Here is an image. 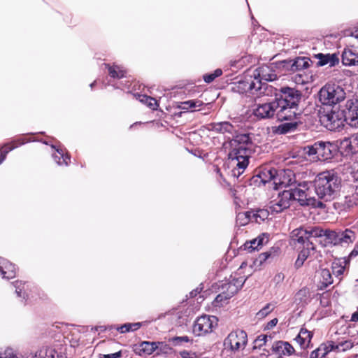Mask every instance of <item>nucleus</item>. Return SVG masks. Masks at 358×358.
Masks as SVG:
<instances>
[{"label":"nucleus","instance_id":"obj_1","mask_svg":"<svg viewBox=\"0 0 358 358\" xmlns=\"http://www.w3.org/2000/svg\"><path fill=\"white\" fill-rule=\"evenodd\" d=\"M229 157L235 164L231 170V176L238 178L249 164L252 152V142L248 134L236 135L230 141Z\"/></svg>","mask_w":358,"mask_h":358},{"label":"nucleus","instance_id":"obj_2","mask_svg":"<svg viewBox=\"0 0 358 358\" xmlns=\"http://www.w3.org/2000/svg\"><path fill=\"white\" fill-rule=\"evenodd\" d=\"M295 178L294 174L289 171L283 173V179L279 180V186L280 187H290L286 189L291 194L292 201H297L301 206H323L321 201H317L313 192V183L311 182L304 181L294 185Z\"/></svg>","mask_w":358,"mask_h":358},{"label":"nucleus","instance_id":"obj_3","mask_svg":"<svg viewBox=\"0 0 358 358\" xmlns=\"http://www.w3.org/2000/svg\"><path fill=\"white\" fill-rule=\"evenodd\" d=\"M277 75L273 69L268 65H264L255 70L253 73L254 79L247 83L248 91L257 97L262 96H271L275 89L268 85L266 82L273 81L277 79Z\"/></svg>","mask_w":358,"mask_h":358},{"label":"nucleus","instance_id":"obj_4","mask_svg":"<svg viewBox=\"0 0 358 358\" xmlns=\"http://www.w3.org/2000/svg\"><path fill=\"white\" fill-rule=\"evenodd\" d=\"M341 179L331 171L319 173L313 184V188L318 199L325 201L334 199L340 189Z\"/></svg>","mask_w":358,"mask_h":358},{"label":"nucleus","instance_id":"obj_5","mask_svg":"<svg viewBox=\"0 0 358 358\" xmlns=\"http://www.w3.org/2000/svg\"><path fill=\"white\" fill-rule=\"evenodd\" d=\"M346 108L349 110L347 124L351 127L358 128V101L348 100L346 103ZM341 145L348 153L357 152L358 151V133L343 139Z\"/></svg>","mask_w":358,"mask_h":358},{"label":"nucleus","instance_id":"obj_6","mask_svg":"<svg viewBox=\"0 0 358 358\" xmlns=\"http://www.w3.org/2000/svg\"><path fill=\"white\" fill-rule=\"evenodd\" d=\"M345 92L342 87L335 83H327L319 92V100L322 104L334 106L343 101Z\"/></svg>","mask_w":358,"mask_h":358},{"label":"nucleus","instance_id":"obj_7","mask_svg":"<svg viewBox=\"0 0 358 358\" xmlns=\"http://www.w3.org/2000/svg\"><path fill=\"white\" fill-rule=\"evenodd\" d=\"M344 113L343 110L333 107L330 110H324L320 113V120L322 124L329 130H336L343 126V122L347 123V116L349 115V110Z\"/></svg>","mask_w":358,"mask_h":358},{"label":"nucleus","instance_id":"obj_8","mask_svg":"<svg viewBox=\"0 0 358 358\" xmlns=\"http://www.w3.org/2000/svg\"><path fill=\"white\" fill-rule=\"evenodd\" d=\"M334 145L329 142L317 141L313 145L305 146L303 152L312 161H326L333 157Z\"/></svg>","mask_w":358,"mask_h":358},{"label":"nucleus","instance_id":"obj_9","mask_svg":"<svg viewBox=\"0 0 358 358\" xmlns=\"http://www.w3.org/2000/svg\"><path fill=\"white\" fill-rule=\"evenodd\" d=\"M245 279L244 277L231 275L229 280L222 282L219 287L221 293L216 297L217 301H222L232 297L243 285Z\"/></svg>","mask_w":358,"mask_h":358},{"label":"nucleus","instance_id":"obj_10","mask_svg":"<svg viewBox=\"0 0 358 358\" xmlns=\"http://www.w3.org/2000/svg\"><path fill=\"white\" fill-rule=\"evenodd\" d=\"M248 343V335L245 331L237 329L231 331L224 341V345L226 348L230 349L232 352H238L245 348Z\"/></svg>","mask_w":358,"mask_h":358},{"label":"nucleus","instance_id":"obj_11","mask_svg":"<svg viewBox=\"0 0 358 358\" xmlns=\"http://www.w3.org/2000/svg\"><path fill=\"white\" fill-rule=\"evenodd\" d=\"M217 318L213 315H202L196 319L193 326V333L198 336L211 333L217 326Z\"/></svg>","mask_w":358,"mask_h":358},{"label":"nucleus","instance_id":"obj_12","mask_svg":"<svg viewBox=\"0 0 358 358\" xmlns=\"http://www.w3.org/2000/svg\"><path fill=\"white\" fill-rule=\"evenodd\" d=\"M280 97L275 98L277 102L290 106L299 107L302 99V93L294 87H282L280 90Z\"/></svg>","mask_w":358,"mask_h":358},{"label":"nucleus","instance_id":"obj_13","mask_svg":"<svg viewBox=\"0 0 358 358\" xmlns=\"http://www.w3.org/2000/svg\"><path fill=\"white\" fill-rule=\"evenodd\" d=\"M277 110L278 103L275 99L272 101L255 104L252 114L258 120L269 119L273 117L275 115H276Z\"/></svg>","mask_w":358,"mask_h":358},{"label":"nucleus","instance_id":"obj_14","mask_svg":"<svg viewBox=\"0 0 358 358\" xmlns=\"http://www.w3.org/2000/svg\"><path fill=\"white\" fill-rule=\"evenodd\" d=\"M291 201V194L285 189L270 201L268 208L272 213H279L288 208Z\"/></svg>","mask_w":358,"mask_h":358},{"label":"nucleus","instance_id":"obj_15","mask_svg":"<svg viewBox=\"0 0 358 358\" xmlns=\"http://www.w3.org/2000/svg\"><path fill=\"white\" fill-rule=\"evenodd\" d=\"M278 103V110H276V117L280 121L294 120L299 119L301 115V110L299 107L287 106Z\"/></svg>","mask_w":358,"mask_h":358},{"label":"nucleus","instance_id":"obj_16","mask_svg":"<svg viewBox=\"0 0 358 358\" xmlns=\"http://www.w3.org/2000/svg\"><path fill=\"white\" fill-rule=\"evenodd\" d=\"M268 217V211L264 209H259L255 211H248L245 213H240L237 215V220L244 217L247 222H255L261 223L266 220Z\"/></svg>","mask_w":358,"mask_h":358},{"label":"nucleus","instance_id":"obj_17","mask_svg":"<svg viewBox=\"0 0 358 358\" xmlns=\"http://www.w3.org/2000/svg\"><path fill=\"white\" fill-rule=\"evenodd\" d=\"M358 234V222L350 228L339 230L338 245H345L352 243Z\"/></svg>","mask_w":358,"mask_h":358},{"label":"nucleus","instance_id":"obj_18","mask_svg":"<svg viewBox=\"0 0 358 358\" xmlns=\"http://www.w3.org/2000/svg\"><path fill=\"white\" fill-rule=\"evenodd\" d=\"M256 177L259 178L260 179V182H262L263 184H266V182L273 180V183L275 185H279L280 179H283V176H280L278 178V176H277V171L275 169L268 166L262 168L259 171Z\"/></svg>","mask_w":358,"mask_h":358},{"label":"nucleus","instance_id":"obj_19","mask_svg":"<svg viewBox=\"0 0 358 358\" xmlns=\"http://www.w3.org/2000/svg\"><path fill=\"white\" fill-rule=\"evenodd\" d=\"M342 61L345 66L358 64V47L350 46L345 48L342 54Z\"/></svg>","mask_w":358,"mask_h":358},{"label":"nucleus","instance_id":"obj_20","mask_svg":"<svg viewBox=\"0 0 358 358\" xmlns=\"http://www.w3.org/2000/svg\"><path fill=\"white\" fill-rule=\"evenodd\" d=\"M315 246L312 242L308 241L306 245H303V249L299 252L298 258L296 260L295 266L301 267L308 257L313 255L315 252Z\"/></svg>","mask_w":358,"mask_h":358},{"label":"nucleus","instance_id":"obj_21","mask_svg":"<svg viewBox=\"0 0 358 358\" xmlns=\"http://www.w3.org/2000/svg\"><path fill=\"white\" fill-rule=\"evenodd\" d=\"M0 273L3 278H13L16 274L15 266L0 257Z\"/></svg>","mask_w":358,"mask_h":358},{"label":"nucleus","instance_id":"obj_22","mask_svg":"<svg viewBox=\"0 0 358 358\" xmlns=\"http://www.w3.org/2000/svg\"><path fill=\"white\" fill-rule=\"evenodd\" d=\"M315 57L318 59L317 65L320 66L328 64L331 67L336 66L339 62V59L336 54L319 53L315 55Z\"/></svg>","mask_w":358,"mask_h":358},{"label":"nucleus","instance_id":"obj_23","mask_svg":"<svg viewBox=\"0 0 358 358\" xmlns=\"http://www.w3.org/2000/svg\"><path fill=\"white\" fill-rule=\"evenodd\" d=\"M328 342L329 344L332 346V351L336 352H345L352 348L355 345L358 344V342H356L352 339H345L337 343H334L333 341Z\"/></svg>","mask_w":358,"mask_h":358},{"label":"nucleus","instance_id":"obj_24","mask_svg":"<svg viewBox=\"0 0 358 358\" xmlns=\"http://www.w3.org/2000/svg\"><path fill=\"white\" fill-rule=\"evenodd\" d=\"M308 232L307 231L306 227H299L295 229L292 232V239L295 243L306 245L308 240Z\"/></svg>","mask_w":358,"mask_h":358},{"label":"nucleus","instance_id":"obj_25","mask_svg":"<svg viewBox=\"0 0 358 358\" xmlns=\"http://www.w3.org/2000/svg\"><path fill=\"white\" fill-rule=\"evenodd\" d=\"M208 129L215 131L216 132L224 134H232L234 131V126L229 122H221L216 123H211L208 125Z\"/></svg>","mask_w":358,"mask_h":358},{"label":"nucleus","instance_id":"obj_26","mask_svg":"<svg viewBox=\"0 0 358 358\" xmlns=\"http://www.w3.org/2000/svg\"><path fill=\"white\" fill-rule=\"evenodd\" d=\"M274 352L279 355H291L294 352V348L287 342L278 341L272 346Z\"/></svg>","mask_w":358,"mask_h":358},{"label":"nucleus","instance_id":"obj_27","mask_svg":"<svg viewBox=\"0 0 358 358\" xmlns=\"http://www.w3.org/2000/svg\"><path fill=\"white\" fill-rule=\"evenodd\" d=\"M313 334L306 329H301L296 337V341L300 345L301 348H306L310 343Z\"/></svg>","mask_w":358,"mask_h":358},{"label":"nucleus","instance_id":"obj_28","mask_svg":"<svg viewBox=\"0 0 358 358\" xmlns=\"http://www.w3.org/2000/svg\"><path fill=\"white\" fill-rule=\"evenodd\" d=\"M347 261L343 259H335L331 264L332 273L339 280L341 279L345 271Z\"/></svg>","mask_w":358,"mask_h":358},{"label":"nucleus","instance_id":"obj_29","mask_svg":"<svg viewBox=\"0 0 358 358\" xmlns=\"http://www.w3.org/2000/svg\"><path fill=\"white\" fill-rule=\"evenodd\" d=\"M332 351V346L329 342L322 343L315 350L312 351L310 358H324L325 356Z\"/></svg>","mask_w":358,"mask_h":358},{"label":"nucleus","instance_id":"obj_30","mask_svg":"<svg viewBox=\"0 0 358 358\" xmlns=\"http://www.w3.org/2000/svg\"><path fill=\"white\" fill-rule=\"evenodd\" d=\"M264 241L267 242L268 237L264 234H262V236H259L257 238H255L249 242H246L244 244V249L251 252L255 250H257L259 246L262 245Z\"/></svg>","mask_w":358,"mask_h":358},{"label":"nucleus","instance_id":"obj_31","mask_svg":"<svg viewBox=\"0 0 358 358\" xmlns=\"http://www.w3.org/2000/svg\"><path fill=\"white\" fill-rule=\"evenodd\" d=\"M310 301L309 289L304 287L301 289L295 295V302L299 306H305Z\"/></svg>","mask_w":358,"mask_h":358},{"label":"nucleus","instance_id":"obj_32","mask_svg":"<svg viewBox=\"0 0 358 358\" xmlns=\"http://www.w3.org/2000/svg\"><path fill=\"white\" fill-rule=\"evenodd\" d=\"M203 104V102L201 100H189L180 103L178 108L184 112L188 110L195 111L197 110L196 108L201 107Z\"/></svg>","mask_w":358,"mask_h":358},{"label":"nucleus","instance_id":"obj_33","mask_svg":"<svg viewBox=\"0 0 358 358\" xmlns=\"http://www.w3.org/2000/svg\"><path fill=\"white\" fill-rule=\"evenodd\" d=\"M163 346H166V345L164 344V343L160 342H148L144 341L141 343V350H143L145 353L148 355H151L156 350L159 349H162Z\"/></svg>","mask_w":358,"mask_h":358},{"label":"nucleus","instance_id":"obj_34","mask_svg":"<svg viewBox=\"0 0 358 358\" xmlns=\"http://www.w3.org/2000/svg\"><path fill=\"white\" fill-rule=\"evenodd\" d=\"M52 157L59 166H67L70 162V156L68 154H65L61 148L56 149V152L52 154Z\"/></svg>","mask_w":358,"mask_h":358},{"label":"nucleus","instance_id":"obj_35","mask_svg":"<svg viewBox=\"0 0 358 358\" xmlns=\"http://www.w3.org/2000/svg\"><path fill=\"white\" fill-rule=\"evenodd\" d=\"M309 59L306 57H297L291 65V71H300L309 67Z\"/></svg>","mask_w":358,"mask_h":358},{"label":"nucleus","instance_id":"obj_36","mask_svg":"<svg viewBox=\"0 0 358 358\" xmlns=\"http://www.w3.org/2000/svg\"><path fill=\"white\" fill-rule=\"evenodd\" d=\"M104 65L108 69V73L110 77L113 78H122L124 77L125 71L123 70L120 66L117 65L110 66L107 64H105Z\"/></svg>","mask_w":358,"mask_h":358},{"label":"nucleus","instance_id":"obj_37","mask_svg":"<svg viewBox=\"0 0 358 358\" xmlns=\"http://www.w3.org/2000/svg\"><path fill=\"white\" fill-rule=\"evenodd\" d=\"M59 355L52 348H43L35 355L34 358H58Z\"/></svg>","mask_w":358,"mask_h":358},{"label":"nucleus","instance_id":"obj_38","mask_svg":"<svg viewBox=\"0 0 358 358\" xmlns=\"http://www.w3.org/2000/svg\"><path fill=\"white\" fill-rule=\"evenodd\" d=\"M320 282L324 287H327L333 283L331 273L329 269H322L320 271Z\"/></svg>","mask_w":358,"mask_h":358},{"label":"nucleus","instance_id":"obj_39","mask_svg":"<svg viewBox=\"0 0 358 358\" xmlns=\"http://www.w3.org/2000/svg\"><path fill=\"white\" fill-rule=\"evenodd\" d=\"M13 285L15 288V292L17 296H22L23 299H26L27 297H28L27 289H25V287H28V285L27 282H22V281H15L13 283Z\"/></svg>","mask_w":358,"mask_h":358},{"label":"nucleus","instance_id":"obj_40","mask_svg":"<svg viewBox=\"0 0 358 358\" xmlns=\"http://www.w3.org/2000/svg\"><path fill=\"white\" fill-rule=\"evenodd\" d=\"M298 124L296 122H286L280 124L277 128V131L279 134H284L289 131H294L296 129Z\"/></svg>","mask_w":358,"mask_h":358},{"label":"nucleus","instance_id":"obj_41","mask_svg":"<svg viewBox=\"0 0 358 358\" xmlns=\"http://www.w3.org/2000/svg\"><path fill=\"white\" fill-rule=\"evenodd\" d=\"M137 99L141 103H145L151 109H156L157 106V101L155 98L144 95V94H138Z\"/></svg>","mask_w":358,"mask_h":358},{"label":"nucleus","instance_id":"obj_42","mask_svg":"<svg viewBox=\"0 0 358 358\" xmlns=\"http://www.w3.org/2000/svg\"><path fill=\"white\" fill-rule=\"evenodd\" d=\"M345 203L348 207L358 205V185H356L352 194L345 196Z\"/></svg>","mask_w":358,"mask_h":358},{"label":"nucleus","instance_id":"obj_43","mask_svg":"<svg viewBox=\"0 0 358 358\" xmlns=\"http://www.w3.org/2000/svg\"><path fill=\"white\" fill-rule=\"evenodd\" d=\"M275 308V305L273 303H268L264 307H263L256 314V317L258 320H262L265 318L269 313H271Z\"/></svg>","mask_w":358,"mask_h":358},{"label":"nucleus","instance_id":"obj_44","mask_svg":"<svg viewBox=\"0 0 358 358\" xmlns=\"http://www.w3.org/2000/svg\"><path fill=\"white\" fill-rule=\"evenodd\" d=\"M338 231H333L329 229H325L324 236L327 238L329 242L334 245H338Z\"/></svg>","mask_w":358,"mask_h":358},{"label":"nucleus","instance_id":"obj_45","mask_svg":"<svg viewBox=\"0 0 358 358\" xmlns=\"http://www.w3.org/2000/svg\"><path fill=\"white\" fill-rule=\"evenodd\" d=\"M308 234V239L311 237L314 238H318V237H322L324 235V229H322V228L319 227H306Z\"/></svg>","mask_w":358,"mask_h":358},{"label":"nucleus","instance_id":"obj_46","mask_svg":"<svg viewBox=\"0 0 358 358\" xmlns=\"http://www.w3.org/2000/svg\"><path fill=\"white\" fill-rule=\"evenodd\" d=\"M222 74V71L220 69H217L213 73L206 74L203 76V80L207 83H210L216 78L220 76Z\"/></svg>","mask_w":358,"mask_h":358},{"label":"nucleus","instance_id":"obj_47","mask_svg":"<svg viewBox=\"0 0 358 358\" xmlns=\"http://www.w3.org/2000/svg\"><path fill=\"white\" fill-rule=\"evenodd\" d=\"M129 326L130 325H129V323H125L121 326H111L110 329H115L117 331H120L121 334H124L131 331Z\"/></svg>","mask_w":358,"mask_h":358},{"label":"nucleus","instance_id":"obj_48","mask_svg":"<svg viewBox=\"0 0 358 358\" xmlns=\"http://www.w3.org/2000/svg\"><path fill=\"white\" fill-rule=\"evenodd\" d=\"M24 141H19L16 145H10L9 144H6L4 146L2 147L1 151L2 152L6 153V155L11 150H13L14 148H17L20 145L24 144Z\"/></svg>","mask_w":358,"mask_h":358},{"label":"nucleus","instance_id":"obj_49","mask_svg":"<svg viewBox=\"0 0 358 358\" xmlns=\"http://www.w3.org/2000/svg\"><path fill=\"white\" fill-rule=\"evenodd\" d=\"M284 278H285L284 273L279 272L275 275V276L273 278V281L275 284L278 285V284L281 283L284 280Z\"/></svg>","mask_w":358,"mask_h":358},{"label":"nucleus","instance_id":"obj_50","mask_svg":"<svg viewBox=\"0 0 358 358\" xmlns=\"http://www.w3.org/2000/svg\"><path fill=\"white\" fill-rule=\"evenodd\" d=\"M271 255V252H268L261 253L259 256V262L262 264L264 262L266 261Z\"/></svg>","mask_w":358,"mask_h":358},{"label":"nucleus","instance_id":"obj_51","mask_svg":"<svg viewBox=\"0 0 358 358\" xmlns=\"http://www.w3.org/2000/svg\"><path fill=\"white\" fill-rule=\"evenodd\" d=\"M122 356L121 351L116 352L115 353L103 355V358H120Z\"/></svg>","mask_w":358,"mask_h":358},{"label":"nucleus","instance_id":"obj_52","mask_svg":"<svg viewBox=\"0 0 358 358\" xmlns=\"http://www.w3.org/2000/svg\"><path fill=\"white\" fill-rule=\"evenodd\" d=\"M268 337L264 335L259 336L256 340V343H259V345L261 346L263 344L265 345L267 342Z\"/></svg>","mask_w":358,"mask_h":358},{"label":"nucleus","instance_id":"obj_53","mask_svg":"<svg viewBox=\"0 0 358 358\" xmlns=\"http://www.w3.org/2000/svg\"><path fill=\"white\" fill-rule=\"evenodd\" d=\"M129 325H130L129 327L131 329V331H134L141 327L142 323L141 322L129 323Z\"/></svg>","mask_w":358,"mask_h":358},{"label":"nucleus","instance_id":"obj_54","mask_svg":"<svg viewBox=\"0 0 358 358\" xmlns=\"http://www.w3.org/2000/svg\"><path fill=\"white\" fill-rule=\"evenodd\" d=\"M278 322V320L277 318H274V319L271 320V321H269L267 323L266 328L267 329H272L273 327H274L277 324Z\"/></svg>","mask_w":358,"mask_h":358},{"label":"nucleus","instance_id":"obj_55","mask_svg":"<svg viewBox=\"0 0 358 358\" xmlns=\"http://www.w3.org/2000/svg\"><path fill=\"white\" fill-rule=\"evenodd\" d=\"M358 255V243L355 246L352 251L350 252L349 257L350 258L355 257Z\"/></svg>","mask_w":358,"mask_h":358},{"label":"nucleus","instance_id":"obj_56","mask_svg":"<svg viewBox=\"0 0 358 358\" xmlns=\"http://www.w3.org/2000/svg\"><path fill=\"white\" fill-rule=\"evenodd\" d=\"M188 341H189V338L187 336L176 337L174 338V341L176 343V344H178L179 342H181V341L187 342Z\"/></svg>","mask_w":358,"mask_h":358},{"label":"nucleus","instance_id":"obj_57","mask_svg":"<svg viewBox=\"0 0 358 358\" xmlns=\"http://www.w3.org/2000/svg\"><path fill=\"white\" fill-rule=\"evenodd\" d=\"M351 321L357 322L358 321V311L355 312L351 317Z\"/></svg>","mask_w":358,"mask_h":358},{"label":"nucleus","instance_id":"obj_58","mask_svg":"<svg viewBox=\"0 0 358 358\" xmlns=\"http://www.w3.org/2000/svg\"><path fill=\"white\" fill-rule=\"evenodd\" d=\"M236 222L241 225H245L248 222H247V220L243 217L241 218V220H239L238 221L236 220Z\"/></svg>","mask_w":358,"mask_h":358},{"label":"nucleus","instance_id":"obj_59","mask_svg":"<svg viewBox=\"0 0 358 358\" xmlns=\"http://www.w3.org/2000/svg\"><path fill=\"white\" fill-rule=\"evenodd\" d=\"M6 157V153H3L2 152V151H0V164L5 160Z\"/></svg>","mask_w":358,"mask_h":358},{"label":"nucleus","instance_id":"obj_60","mask_svg":"<svg viewBox=\"0 0 358 358\" xmlns=\"http://www.w3.org/2000/svg\"><path fill=\"white\" fill-rule=\"evenodd\" d=\"M352 36L358 39V29L355 30L352 33Z\"/></svg>","mask_w":358,"mask_h":358},{"label":"nucleus","instance_id":"obj_61","mask_svg":"<svg viewBox=\"0 0 358 358\" xmlns=\"http://www.w3.org/2000/svg\"><path fill=\"white\" fill-rule=\"evenodd\" d=\"M189 355V353H188V352H183L182 353V357H183L184 358H187V355Z\"/></svg>","mask_w":358,"mask_h":358},{"label":"nucleus","instance_id":"obj_62","mask_svg":"<svg viewBox=\"0 0 358 358\" xmlns=\"http://www.w3.org/2000/svg\"><path fill=\"white\" fill-rule=\"evenodd\" d=\"M190 294L192 296H195L196 294V290L191 292Z\"/></svg>","mask_w":358,"mask_h":358},{"label":"nucleus","instance_id":"obj_63","mask_svg":"<svg viewBox=\"0 0 358 358\" xmlns=\"http://www.w3.org/2000/svg\"><path fill=\"white\" fill-rule=\"evenodd\" d=\"M96 82L94 81V83H92V84H90V87L91 88H93L94 85H95Z\"/></svg>","mask_w":358,"mask_h":358},{"label":"nucleus","instance_id":"obj_64","mask_svg":"<svg viewBox=\"0 0 358 358\" xmlns=\"http://www.w3.org/2000/svg\"><path fill=\"white\" fill-rule=\"evenodd\" d=\"M357 281H358V279H357Z\"/></svg>","mask_w":358,"mask_h":358}]
</instances>
